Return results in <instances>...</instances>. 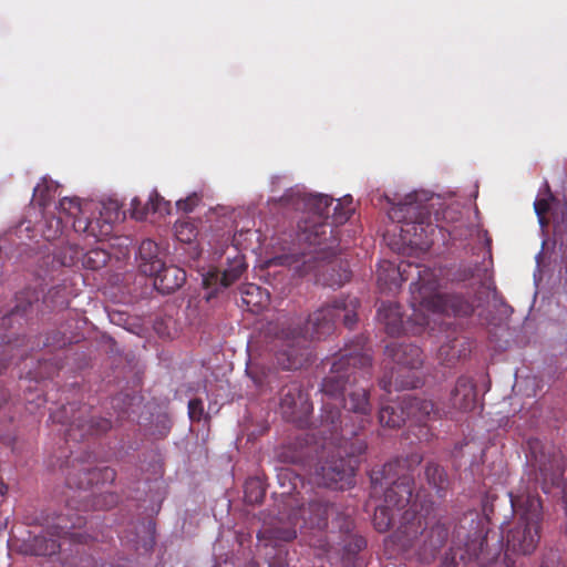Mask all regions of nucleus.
Wrapping results in <instances>:
<instances>
[{"label": "nucleus", "mask_w": 567, "mask_h": 567, "mask_svg": "<svg viewBox=\"0 0 567 567\" xmlns=\"http://www.w3.org/2000/svg\"><path fill=\"white\" fill-rule=\"evenodd\" d=\"M539 567H548L545 563H542Z\"/></svg>", "instance_id": "3c124183"}, {"label": "nucleus", "mask_w": 567, "mask_h": 567, "mask_svg": "<svg viewBox=\"0 0 567 567\" xmlns=\"http://www.w3.org/2000/svg\"><path fill=\"white\" fill-rule=\"evenodd\" d=\"M266 495V488L260 478L250 477L246 480L244 485V496L248 504H260Z\"/></svg>", "instance_id": "f704fd0d"}, {"label": "nucleus", "mask_w": 567, "mask_h": 567, "mask_svg": "<svg viewBox=\"0 0 567 567\" xmlns=\"http://www.w3.org/2000/svg\"><path fill=\"white\" fill-rule=\"evenodd\" d=\"M111 427L112 423L109 419L95 416L84 419L80 415L70 422L66 436L73 441H82L89 436L102 435Z\"/></svg>", "instance_id": "2eb2a0df"}, {"label": "nucleus", "mask_w": 567, "mask_h": 567, "mask_svg": "<svg viewBox=\"0 0 567 567\" xmlns=\"http://www.w3.org/2000/svg\"><path fill=\"white\" fill-rule=\"evenodd\" d=\"M278 408L281 416L287 422L299 427L308 426L313 411L308 393L303 391L298 382H289L281 386L278 393Z\"/></svg>", "instance_id": "4468645a"}, {"label": "nucleus", "mask_w": 567, "mask_h": 567, "mask_svg": "<svg viewBox=\"0 0 567 567\" xmlns=\"http://www.w3.org/2000/svg\"><path fill=\"white\" fill-rule=\"evenodd\" d=\"M115 478V470L109 466H104L85 468L79 473V477L76 474H69L66 477V483L71 487L87 489L95 484L113 483Z\"/></svg>", "instance_id": "a211bd4d"}, {"label": "nucleus", "mask_w": 567, "mask_h": 567, "mask_svg": "<svg viewBox=\"0 0 567 567\" xmlns=\"http://www.w3.org/2000/svg\"><path fill=\"white\" fill-rule=\"evenodd\" d=\"M389 217L401 224L402 239L410 245L429 247L433 243L436 226L430 221L425 207L412 202L400 203L389 210Z\"/></svg>", "instance_id": "9d476101"}, {"label": "nucleus", "mask_w": 567, "mask_h": 567, "mask_svg": "<svg viewBox=\"0 0 567 567\" xmlns=\"http://www.w3.org/2000/svg\"><path fill=\"white\" fill-rule=\"evenodd\" d=\"M406 420L403 399L399 403L384 405L379 411V422L382 426L396 429L403 425Z\"/></svg>", "instance_id": "cd10ccee"}, {"label": "nucleus", "mask_w": 567, "mask_h": 567, "mask_svg": "<svg viewBox=\"0 0 567 567\" xmlns=\"http://www.w3.org/2000/svg\"><path fill=\"white\" fill-rule=\"evenodd\" d=\"M554 236L560 246H567V203L563 205L560 219L555 220Z\"/></svg>", "instance_id": "ea45409f"}, {"label": "nucleus", "mask_w": 567, "mask_h": 567, "mask_svg": "<svg viewBox=\"0 0 567 567\" xmlns=\"http://www.w3.org/2000/svg\"><path fill=\"white\" fill-rule=\"evenodd\" d=\"M471 353V343L465 337H456L443 343L437 352L441 364L454 367L460 360L465 359Z\"/></svg>", "instance_id": "b1692460"}, {"label": "nucleus", "mask_w": 567, "mask_h": 567, "mask_svg": "<svg viewBox=\"0 0 567 567\" xmlns=\"http://www.w3.org/2000/svg\"><path fill=\"white\" fill-rule=\"evenodd\" d=\"M47 229L43 230V235L48 240L58 238L63 233L62 217H52L47 219Z\"/></svg>", "instance_id": "a19ab883"}, {"label": "nucleus", "mask_w": 567, "mask_h": 567, "mask_svg": "<svg viewBox=\"0 0 567 567\" xmlns=\"http://www.w3.org/2000/svg\"><path fill=\"white\" fill-rule=\"evenodd\" d=\"M416 322L419 326L424 327L427 324V318L425 316H420V318L416 319Z\"/></svg>", "instance_id": "09e8293b"}, {"label": "nucleus", "mask_w": 567, "mask_h": 567, "mask_svg": "<svg viewBox=\"0 0 567 567\" xmlns=\"http://www.w3.org/2000/svg\"><path fill=\"white\" fill-rule=\"evenodd\" d=\"M278 203L309 215L298 223V240L307 244L309 251L302 254L301 265L295 267L297 272L300 276L316 272L319 280L330 287H341L348 282L350 271L346 268L336 271L331 258L341 251L337 226L344 224L354 212L351 196L338 199L331 214L333 198L323 194H306L290 188L279 197Z\"/></svg>", "instance_id": "f03ea898"}, {"label": "nucleus", "mask_w": 567, "mask_h": 567, "mask_svg": "<svg viewBox=\"0 0 567 567\" xmlns=\"http://www.w3.org/2000/svg\"><path fill=\"white\" fill-rule=\"evenodd\" d=\"M8 362L3 359H0V374L6 370Z\"/></svg>", "instance_id": "8fccbe9b"}, {"label": "nucleus", "mask_w": 567, "mask_h": 567, "mask_svg": "<svg viewBox=\"0 0 567 567\" xmlns=\"http://www.w3.org/2000/svg\"><path fill=\"white\" fill-rule=\"evenodd\" d=\"M199 198L196 194H193L185 199H179L176 203V206L179 210H183L185 213L193 212L195 206L197 205Z\"/></svg>", "instance_id": "a18cd8bd"}, {"label": "nucleus", "mask_w": 567, "mask_h": 567, "mask_svg": "<svg viewBox=\"0 0 567 567\" xmlns=\"http://www.w3.org/2000/svg\"><path fill=\"white\" fill-rule=\"evenodd\" d=\"M311 437V433L307 434V437L303 439L306 445L297 446V444H286L284 445L277 453V457L282 463L290 464H306L311 457L312 452L316 453V444L313 446L309 444V439Z\"/></svg>", "instance_id": "a878e982"}, {"label": "nucleus", "mask_w": 567, "mask_h": 567, "mask_svg": "<svg viewBox=\"0 0 567 567\" xmlns=\"http://www.w3.org/2000/svg\"><path fill=\"white\" fill-rule=\"evenodd\" d=\"M49 190H50V186L47 184L45 181H44L43 185L39 184L34 188V195L39 196L41 205H45L47 200L49 199V196H47V193H49Z\"/></svg>", "instance_id": "de8ad7c7"}, {"label": "nucleus", "mask_w": 567, "mask_h": 567, "mask_svg": "<svg viewBox=\"0 0 567 567\" xmlns=\"http://www.w3.org/2000/svg\"><path fill=\"white\" fill-rule=\"evenodd\" d=\"M59 210L71 221L76 233H86L94 235L91 229V221L86 217H82L83 208L79 197H63L59 202Z\"/></svg>", "instance_id": "412c9836"}, {"label": "nucleus", "mask_w": 567, "mask_h": 567, "mask_svg": "<svg viewBox=\"0 0 567 567\" xmlns=\"http://www.w3.org/2000/svg\"><path fill=\"white\" fill-rule=\"evenodd\" d=\"M476 384L471 377L461 375L451 391L450 403L454 410L468 412L476 404Z\"/></svg>", "instance_id": "f3484780"}, {"label": "nucleus", "mask_w": 567, "mask_h": 567, "mask_svg": "<svg viewBox=\"0 0 567 567\" xmlns=\"http://www.w3.org/2000/svg\"><path fill=\"white\" fill-rule=\"evenodd\" d=\"M338 417L339 412L327 401L319 424L311 430L318 458L313 478L318 485L344 491L354 485L355 457L365 452L367 443L361 437L344 439L337 434Z\"/></svg>", "instance_id": "423d86ee"}, {"label": "nucleus", "mask_w": 567, "mask_h": 567, "mask_svg": "<svg viewBox=\"0 0 567 567\" xmlns=\"http://www.w3.org/2000/svg\"><path fill=\"white\" fill-rule=\"evenodd\" d=\"M152 277H154V288L163 295H168L183 286L186 272L177 266H166L163 262L161 269L155 271Z\"/></svg>", "instance_id": "aec40b11"}, {"label": "nucleus", "mask_w": 567, "mask_h": 567, "mask_svg": "<svg viewBox=\"0 0 567 567\" xmlns=\"http://www.w3.org/2000/svg\"><path fill=\"white\" fill-rule=\"evenodd\" d=\"M82 249L76 245L65 244L54 254V259L63 267H73L81 261Z\"/></svg>", "instance_id": "72a5a7b5"}, {"label": "nucleus", "mask_w": 567, "mask_h": 567, "mask_svg": "<svg viewBox=\"0 0 567 567\" xmlns=\"http://www.w3.org/2000/svg\"><path fill=\"white\" fill-rule=\"evenodd\" d=\"M278 481L282 487L284 509L279 516L266 522L258 533L259 540H265L269 548L266 553L269 567L288 566V550L281 543L292 542L297 537V528L322 530L332 522L342 520L338 526L350 529L351 522L343 517L338 507L324 499L311 487L307 486L299 474L289 468H281Z\"/></svg>", "instance_id": "7ed1b4c3"}, {"label": "nucleus", "mask_w": 567, "mask_h": 567, "mask_svg": "<svg viewBox=\"0 0 567 567\" xmlns=\"http://www.w3.org/2000/svg\"><path fill=\"white\" fill-rule=\"evenodd\" d=\"M65 344L64 336L60 331H52L43 342L44 347L62 348Z\"/></svg>", "instance_id": "c03bdc74"}, {"label": "nucleus", "mask_w": 567, "mask_h": 567, "mask_svg": "<svg viewBox=\"0 0 567 567\" xmlns=\"http://www.w3.org/2000/svg\"><path fill=\"white\" fill-rule=\"evenodd\" d=\"M357 297H340L309 315L305 327L293 323H269L265 330L266 349L282 370H298L311 359L310 342L331 334L338 320L352 329L357 323Z\"/></svg>", "instance_id": "39448f33"}, {"label": "nucleus", "mask_w": 567, "mask_h": 567, "mask_svg": "<svg viewBox=\"0 0 567 567\" xmlns=\"http://www.w3.org/2000/svg\"><path fill=\"white\" fill-rule=\"evenodd\" d=\"M246 269L247 262L245 256L237 251L233 258L228 257L227 267L221 272L218 270L209 271L204 278V285L209 287L213 281L215 284L219 281L221 287H229L240 278Z\"/></svg>", "instance_id": "6ab92c4d"}, {"label": "nucleus", "mask_w": 567, "mask_h": 567, "mask_svg": "<svg viewBox=\"0 0 567 567\" xmlns=\"http://www.w3.org/2000/svg\"><path fill=\"white\" fill-rule=\"evenodd\" d=\"M58 422L64 423L65 421H64V420H61V419H58Z\"/></svg>", "instance_id": "603ef678"}, {"label": "nucleus", "mask_w": 567, "mask_h": 567, "mask_svg": "<svg viewBox=\"0 0 567 567\" xmlns=\"http://www.w3.org/2000/svg\"><path fill=\"white\" fill-rule=\"evenodd\" d=\"M546 189L548 192V198L536 199L534 203V209L537 215L538 221L542 227H546L548 225V219L546 217L549 212L550 205L549 200H554V195L550 192L548 184H546Z\"/></svg>", "instance_id": "e433bc0d"}, {"label": "nucleus", "mask_w": 567, "mask_h": 567, "mask_svg": "<svg viewBox=\"0 0 567 567\" xmlns=\"http://www.w3.org/2000/svg\"><path fill=\"white\" fill-rule=\"evenodd\" d=\"M478 269V264H461L455 274V279L458 281L470 280L475 277Z\"/></svg>", "instance_id": "79ce46f5"}, {"label": "nucleus", "mask_w": 567, "mask_h": 567, "mask_svg": "<svg viewBox=\"0 0 567 567\" xmlns=\"http://www.w3.org/2000/svg\"><path fill=\"white\" fill-rule=\"evenodd\" d=\"M367 547V540L359 535H349L344 539L342 559L347 565H355L358 554Z\"/></svg>", "instance_id": "2f4dec72"}, {"label": "nucleus", "mask_w": 567, "mask_h": 567, "mask_svg": "<svg viewBox=\"0 0 567 567\" xmlns=\"http://www.w3.org/2000/svg\"><path fill=\"white\" fill-rule=\"evenodd\" d=\"M204 413V405L200 399H193L188 402V414L192 421H200Z\"/></svg>", "instance_id": "37998d69"}, {"label": "nucleus", "mask_w": 567, "mask_h": 567, "mask_svg": "<svg viewBox=\"0 0 567 567\" xmlns=\"http://www.w3.org/2000/svg\"><path fill=\"white\" fill-rule=\"evenodd\" d=\"M378 316L385 326V330L390 336H396L404 332V319L401 308L396 303H382L378 310Z\"/></svg>", "instance_id": "bb28decb"}, {"label": "nucleus", "mask_w": 567, "mask_h": 567, "mask_svg": "<svg viewBox=\"0 0 567 567\" xmlns=\"http://www.w3.org/2000/svg\"><path fill=\"white\" fill-rule=\"evenodd\" d=\"M528 470L519 483L509 493L514 519L503 528L502 536L487 527L488 518L476 512H468L455 528L458 540L463 538L466 524L473 538L487 536L489 544L495 537L499 540L506 567H514L513 556H529L538 547L544 518L543 502L538 486L545 494L558 489L563 494L567 511V482L565 481V461L561 452L551 443L533 437L527 441Z\"/></svg>", "instance_id": "f257e3e1"}, {"label": "nucleus", "mask_w": 567, "mask_h": 567, "mask_svg": "<svg viewBox=\"0 0 567 567\" xmlns=\"http://www.w3.org/2000/svg\"><path fill=\"white\" fill-rule=\"evenodd\" d=\"M371 350L364 338L347 344L333 360L330 372L321 383L322 408L327 401L339 412L337 434L357 439L359 432L371 422L372 404L369 389L359 381L370 377Z\"/></svg>", "instance_id": "20e7f679"}, {"label": "nucleus", "mask_w": 567, "mask_h": 567, "mask_svg": "<svg viewBox=\"0 0 567 567\" xmlns=\"http://www.w3.org/2000/svg\"><path fill=\"white\" fill-rule=\"evenodd\" d=\"M400 372L394 371V367L391 369L390 375L384 374L380 381L379 385L386 392H391L394 390H403V389H412L416 386V381L414 378L406 377L405 379H400Z\"/></svg>", "instance_id": "7c9ffc66"}, {"label": "nucleus", "mask_w": 567, "mask_h": 567, "mask_svg": "<svg viewBox=\"0 0 567 567\" xmlns=\"http://www.w3.org/2000/svg\"><path fill=\"white\" fill-rule=\"evenodd\" d=\"M450 520L430 515L414 502L401 516L398 528L386 538L385 546L396 554L413 555L422 564L435 560L450 537Z\"/></svg>", "instance_id": "0eeeda50"}, {"label": "nucleus", "mask_w": 567, "mask_h": 567, "mask_svg": "<svg viewBox=\"0 0 567 567\" xmlns=\"http://www.w3.org/2000/svg\"><path fill=\"white\" fill-rule=\"evenodd\" d=\"M372 494L377 495L385 486L384 504L375 508L373 515L374 528L384 533L392 525L394 509H403L413 496V477L405 472V461L394 460L370 474Z\"/></svg>", "instance_id": "6e6552de"}, {"label": "nucleus", "mask_w": 567, "mask_h": 567, "mask_svg": "<svg viewBox=\"0 0 567 567\" xmlns=\"http://www.w3.org/2000/svg\"><path fill=\"white\" fill-rule=\"evenodd\" d=\"M247 374L251 378L256 386L262 388L269 383L271 371L257 364H249L246 370Z\"/></svg>", "instance_id": "4c0bfd02"}, {"label": "nucleus", "mask_w": 567, "mask_h": 567, "mask_svg": "<svg viewBox=\"0 0 567 567\" xmlns=\"http://www.w3.org/2000/svg\"><path fill=\"white\" fill-rule=\"evenodd\" d=\"M120 501V497L116 493L107 492L99 495H94L92 499V506L94 509H110L115 506Z\"/></svg>", "instance_id": "58836bf2"}, {"label": "nucleus", "mask_w": 567, "mask_h": 567, "mask_svg": "<svg viewBox=\"0 0 567 567\" xmlns=\"http://www.w3.org/2000/svg\"><path fill=\"white\" fill-rule=\"evenodd\" d=\"M39 300V293L35 290L25 289L17 295V305L11 310L9 317L24 316Z\"/></svg>", "instance_id": "c9c22d12"}, {"label": "nucleus", "mask_w": 567, "mask_h": 567, "mask_svg": "<svg viewBox=\"0 0 567 567\" xmlns=\"http://www.w3.org/2000/svg\"><path fill=\"white\" fill-rule=\"evenodd\" d=\"M385 352L394 364L409 370L419 369L423 364L422 350L412 343L395 341L386 346Z\"/></svg>", "instance_id": "dca6fc26"}, {"label": "nucleus", "mask_w": 567, "mask_h": 567, "mask_svg": "<svg viewBox=\"0 0 567 567\" xmlns=\"http://www.w3.org/2000/svg\"><path fill=\"white\" fill-rule=\"evenodd\" d=\"M403 400L408 419L414 420L417 423L436 420L441 416L440 411L431 400L411 395L403 396Z\"/></svg>", "instance_id": "5701e85b"}, {"label": "nucleus", "mask_w": 567, "mask_h": 567, "mask_svg": "<svg viewBox=\"0 0 567 567\" xmlns=\"http://www.w3.org/2000/svg\"><path fill=\"white\" fill-rule=\"evenodd\" d=\"M84 524L81 516H76L73 520L65 518L64 515L58 517V522L49 527L45 532L34 535L29 544V550L35 556H52L59 553L61 548L60 540L70 537L71 540L76 543H86V537L79 532H71Z\"/></svg>", "instance_id": "ddd939ff"}, {"label": "nucleus", "mask_w": 567, "mask_h": 567, "mask_svg": "<svg viewBox=\"0 0 567 567\" xmlns=\"http://www.w3.org/2000/svg\"><path fill=\"white\" fill-rule=\"evenodd\" d=\"M176 234L182 241H190L194 236V229L189 224L182 223L176 226Z\"/></svg>", "instance_id": "49530a36"}, {"label": "nucleus", "mask_w": 567, "mask_h": 567, "mask_svg": "<svg viewBox=\"0 0 567 567\" xmlns=\"http://www.w3.org/2000/svg\"><path fill=\"white\" fill-rule=\"evenodd\" d=\"M425 478L440 497L445 495L450 486V481L445 470L441 465L433 462L427 463L425 467Z\"/></svg>", "instance_id": "c85d7f7f"}, {"label": "nucleus", "mask_w": 567, "mask_h": 567, "mask_svg": "<svg viewBox=\"0 0 567 567\" xmlns=\"http://www.w3.org/2000/svg\"><path fill=\"white\" fill-rule=\"evenodd\" d=\"M433 285L423 286L421 296H416L417 311L427 310L455 317H468L474 312V305L465 297L439 291V276L433 270Z\"/></svg>", "instance_id": "f8f14e48"}, {"label": "nucleus", "mask_w": 567, "mask_h": 567, "mask_svg": "<svg viewBox=\"0 0 567 567\" xmlns=\"http://www.w3.org/2000/svg\"><path fill=\"white\" fill-rule=\"evenodd\" d=\"M169 202L165 200L156 189L152 190L146 204H142L140 198L134 197L131 202V215L136 220H144L152 214H168Z\"/></svg>", "instance_id": "4be33fe9"}, {"label": "nucleus", "mask_w": 567, "mask_h": 567, "mask_svg": "<svg viewBox=\"0 0 567 567\" xmlns=\"http://www.w3.org/2000/svg\"><path fill=\"white\" fill-rule=\"evenodd\" d=\"M411 280V306L417 312L416 296H421L423 286L433 285V269L420 264L402 260L395 265L391 261H382L377 270V282L382 291L394 292L403 281Z\"/></svg>", "instance_id": "1a4fd4ad"}, {"label": "nucleus", "mask_w": 567, "mask_h": 567, "mask_svg": "<svg viewBox=\"0 0 567 567\" xmlns=\"http://www.w3.org/2000/svg\"><path fill=\"white\" fill-rule=\"evenodd\" d=\"M464 536L466 540L463 547L452 546L441 567H458L460 563L467 564L471 561L476 563L480 567H491L501 556L502 546L495 537L492 538L493 543L489 544L487 536L473 538L470 530Z\"/></svg>", "instance_id": "9b49d317"}, {"label": "nucleus", "mask_w": 567, "mask_h": 567, "mask_svg": "<svg viewBox=\"0 0 567 567\" xmlns=\"http://www.w3.org/2000/svg\"><path fill=\"white\" fill-rule=\"evenodd\" d=\"M110 255L106 250L94 248L86 252L82 251L80 262L85 269L99 270L107 264Z\"/></svg>", "instance_id": "473e14b6"}, {"label": "nucleus", "mask_w": 567, "mask_h": 567, "mask_svg": "<svg viewBox=\"0 0 567 567\" xmlns=\"http://www.w3.org/2000/svg\"><path fill=\"white\" fill-rule=\"evenodd\" d=\"M158 245L152 239H145L138 247V267L145 276H153L162 267L163 258Z\"/></svg>", "instance_id": "393cba45"}, {"label": "nucleus", "mask_w": 567, "mask_h": 567, "mask_svg": "<svg viewBox=\"0 0 567 567\" xmlns=\"http://www.w3.org/2000/svg\"><path fill=\"white\" fill-rule=\"evenodd\" d=\"M243 303L246 305L250 311H258L268 302L269 296L259 286L249 284L241 290Z\"/></svg>", "instance_id": "c756f323"}]
</instances>
